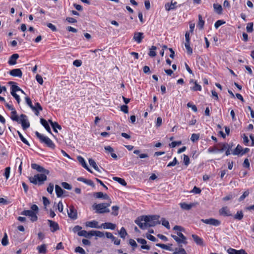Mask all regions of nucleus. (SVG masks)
Here are the masks:
<instances>
[{"instance_id": "16", "label": "nucleus", "mask_w": 254, "mask_h": 254, "mask_svg": "<svg viewBox=\"0 0 254 254\" xmlns=\"http://www.w3.org/2000/svg\"><path fill=\"white\" fill-rule=\"evenodd\" d=\"M10 75L12 76L21 77L22 75V72L19 68H15L10 71Z\"/></svg>"}, {"instance_id": "41", "label": "nucleus", "mask_w": 254, "mask_h": 254, "mask_svg": "<svg viewBox=\"0 0 254 254\" xmlns=\"http://www.w3.org/2000/svg\"><path fill=\"white\" fill-rule=\"evenodd\" d=\"M236 194H235V193H230V194H229L228 195H227V196L224 197L223 198H222V200L224 201H228V200H231L234 198H235L236 196Z\"/></svg>"}, {"instance_id": "1", "label": "nucleus", "mask_w": 254, "mask_h": 254, "mask_svg": "<svg viewBox=\"0 0 254 254\" xmlns=\"http://www.w3.org/2000/svg\"><path fill=\"white\" fill-rule=\"evenodd\" d=\"M159 216L158 215L141 216L138 217L135 223L141 229H146L148 227H154L160 224Z\"/></svg>"}, {"instance_id": "27", "label": "nucleus", "mask_w": 254, "mask_h": 254, "mask_svg": "<svg viewBox=\"0 0 254 254\" xmlns=\"http://www.w3.org/2000/svg\"><path fill=\"white\" fill-rule=\"evenodd\" d=\"M217 145L220 147L219 148H218V152H222L224 151V150L226 151V150L227 149V143H226V142H225V143L220 142V143H218Z\"/></svg>"}, {"instance_id": "55", "label": "nucleus", "mask_w": 254, "mask_h": 254, "mask_svg": "<svg viewBox=\"0 0 254 254\" xmlns=\"http://www.w3.org/2000/svg\"><path fill=\"white\" fill-rule=\"evenodd\" d=\"M10 172V167H6L5 169L4 173L3 174V175L4 176V177H5V179L6 180H7L9 177Z\"/></svg>"}, {"instance_id": "37", "label": "nucleus", "mask_w": 254, "mask_h": 254, "mask_svg": "<svg viewBox=\"0 0 254 254\" xmlns=\"http://www.w3.org/2000/svg\"><path fill=\"white\" fill-rule=\"evenodd\" d=\"M244 217V214L242 211H238L236 214L234 216V218L238 220H241Z\"/></svg>"}, {"instance_id": "31", "label": "nucleus", "mask_w": 254, "mask_h": 254, "mask_svg": "<svg viewBox=\"0 0 254 254\" xmlns=\"http://www.w3.org/2000/svg\"><path fill=\"white\" fill-rule=\"evenodd\" d=\"M213 7L215 11L218 14H221L222 13V7L220 4L218 3H214Z\"/></svg>"}, {"instance_id": "60", "label": "nucleus", "mask_w": 254, "mask_h": 254, "mask_svg": "<svg viewBox=\"0 0 254 254\" xmlns=\"http://www.w3.org/2000/svg\"><path fill=\"white\" fill-rule=\"evenodd\" d=\"M243 166L244 168L250 169V164L248 158H246L243 163Z\"/></svg>"}, {"instance_id": "58", "label": "nucleus", "mask_w": 254, "mask_h": 254, "mask_svg": "<svg viewBox=\"0 0 254 254\" xmlns=\"http://www.w3.org/2000/svg\"><path fill=\"white\" fill-rule=\"evenodd\" d=\"M25 100L27 105L31 108L32 110H36L35 109V107H33L32 102L28 97H25Z\"/></svg>"}, {"instance_id": "47", "label": "nucleus", "mask_w": 254, "mask_h": 254, "mask_svg": "<svg viewBox=\"0 0 254 254\" xmlns=\"http://www.w3.org/2000/svg\"><path fill=\"white\" fill-rule=\"evenodd\" d=\"M249 193L250 192L248 190L244 191L243 194L239 197L238 201L241 202L244 200V199L249 195Z\"/></svg>"}, {"instance_id": "11", "label": "nucleus", "mask_w": 254, "mask_h": 254, "mask_svg": "<svg viewBox=\"0 0 254 254\" xmlns=\"http://www.w3.org/2000/svg\"><path fill=\"white\" fill-rule=\"evenodd\" d=\"M144 38V34L142 32H135L133 37V40L137 43H140Z\"/></svg>"}, {"instance_id": "25", "label": "nucleus", "mask_w": 254, "mask_h": 254, "mask_svg": "<svg viewBox=\"0 0 254 254\" xmlns=\"http://www.w3.org/2000/svg\"><path fill=\"white\" fill-rule=\"evenodd\" d=\"M55 191H56V193L57 195V197H61L63 195L64 193V192H65L61 188V187H60L58 185H56Z\"/></svg>"}, {"instance_id": "8", "label": "nucleus", "mask_w": 254, "mask_h": 254, "mask_svg": "<svg viewBox=\"0 0 254 254\" xmlns=\"http://www.w3.org/2000/svg\"><path fill=\"white\" fill-rule=\"evenodd\" d=\"M21 214L29 216L30 220L32 222L36 221L37 220V216L36 213L32 210H24L21 212Z\"/></svg>"}, {"instance_id": "38", "label": "nucleus", "mask_w": 254, "mask_h": 254, "mask_svg": "<svg viewBox=\"0 0 254 254\" xmlns=\"http://www.w3.org/2000/svg\"><path fill=\"white\" fill-rule=\"evenodd\" d=\"M204 25V21L202 19V16L201 15H198V23L197 26L199 27L200 29H202L203 28Z\"/></svg>"}, {"instance_id": "26", "label": "nucleus", "mask_w": 254, "mask_h": 254, "mask_svg": "<svg viewBox=\"0 0 254 254\" xmlns=\"http://www.w3.org/2000/svg\"><path fill=\"white\" fill-rule=\"evenodd\" d=\"M242 151L243 147L240 145L238 144L232 153L234 155L241 156Z\"/></svg>"}, {"instance_id": "42", "label": "nucleus", "mask_w": 254, "mask_h": 254, "mask_svg": "<svg viewBox=\"0 0 254 254\" xmlns=\"http://www.w3.org/2000/svg\"><path fill=\"white\" fill-rule=\"evenodd\" d=\"M91 236H96L97 237L102 238L104 236V234L103 232L99 231H91Z\"/></svg>"}, {"instance_id": "45", "label": "nucleus", "mask_w": 254, "mask_h": 254, "mask_svg": "<svg viewBox=\"0 0 254 254\" xmlns=\"http://www.w3.org/2000/svg\"><path fill=\"white\" fill-rule=\"evenodd\" d=\"M120 237L122 238L125 239L127 235V232L124 227H122L119 232Z\"/></svg>"}, {"instance_id": "64", "label": "nucleus", "mask_w": 254, "mask_h": 254, "mask_svg": "<svg viewBox=\"0 0 254 254\" xmlns=\"http://www.w3.org/2000/svg\"><path fill=\"white\" fill-rule=\"evenodd\" d=\"M36 79L40 84H43V80L42 77L41 75L37 74L36 76Z\"/></svg>"}, {"instance_id": "20", "label": "nucleus", "mask_w": 254, "mask_h": 254, "mask_svg": "<svg viewBox=\"0 0 254 254\" xmlns=\"http://www.w3.org/2000/svg\"><path fill=\"white\" fill-rule=\"evenodd\" d=\"M77 160L78 162L81 164V165L87 170H88L89 172L92 173V172L91 170L88 168L87 165L86 163V162L84 160V159L80 156H77Z\"/></svg>"}, {"instance_id": "24", "label": "nucleus", "mask_w": 254, "mask_h": 254, "mask_svg": "<svg viewBox=\"0 0 254 254\" xmlns=\"http://www.w3.org/2000/svg\"><path fill=\"white\" fill-rule=\"evenodd\" d=\"M177 2H172L171 3H167L165 5V9L167 11L174 9L177 7Z\"/></svg>"}, {"instance_id": "33", "label": "nucleus", "mask_w": 254, "mask_h": 254, "mask_svg": "<svg viewBox=\"0 0 254 254\" xmlns=\"http://www.w3.org/2000/svg\"><path fill=\"white\" fill-rule=\"evenodd\" d=\"M191 83L194 84V85L191 87V89L193 91H201V86L197 83L196 81H193L191 79Z\"/></svg>"}, {"instance_id": "4", "label": "nucleus", "mask_w": 254, "mask_h": 254, "mask_svg": "<svg viewBox=\"0 0 254 254\" xmlns=\"http://www.w3.org/2000/svg\"><path fill=\"white\" fill-rule=\"evenodd\" d=\"M46 175L47 174L44 173L38 174L33 177H29V180L31 183L34 185H41L43 184L44 182L47 179Z\"/></svg>"}, {"instance_id": "59", "label": "nucleus", "mask_w": 254, "mask_h": 254, "mask_svg": "<svg viewBox=\"0 0 254 254\" xmlns=\"http://www.w3.org/2000/svg\"><path fill=\"white\" fill-rule=\"evenodd\" d=\"M161 221L162 225L165 226L168 229H169L170 228L169 222H168V220L163 218Z\"/></svg>"}, {"instance_id": "62", "label": "nucleus", "mask_w": 254, "mask_h": 254, "mask_svg": "<svg viewBox=\"0 0 254 254\" xmlns=\"http://www.w3.org/2000/svg\"><path fill=\"white\" fill-rule=\"evenodd\" d=\"M201 191V189L196 186H194L192 190H191V192L195 194H199Z\"/></svg>"}, {"instance_id": "30", "label": "nucleus", "mask_w": 254, "mask_h": 254, "mask_svg": "<svg viewBox=\"0 0 254 254\" xmlns=\"http://www.w3.org/2000/svg\"><path fill=\"white\" fill-rule=\"evenodd\" d=\"M37 249L40 254H45L47 252V247L45 244L38 246Z\"/></svg>"}, {"instance_id": "10", "label": "nucleus", "mask_w": 254, "mask_h": 254, "mask_svg": "<svg viewBox=\"0 0 254 254\" xmlns=\"http://www.w3.org/2000/svg\"><path fill=\"white\" fill-rule=\"evenodd\" d=\"M219 213L223 216H232V214L228 207L224 206L219 210Z\"/></svg>"}, {"instance_id": "19", "label": "nucleus", "mask_w": 254, "mask_h": 254, "mask_svg": "<svg viewBox=\"0 0 254 254\" xmlns=\"http://www.w3.org/2000/svg\"><path fill=\"white\" fill-rule=\"evenodd\" d=\"M191 237L193 238L194 242L199 246H203V239L196 235H191Z\"/></svg>"}, {"instance_id": "6", "label": "nucleus", "mask_w": 254, "mask_h": 254, "mask_svg": "<svg viewBox=\"0 0 254 254\" xmlns=\"http://www.w3.org/2000/svg\"><path fill=\"white\" fill-rule=\"evenodd\" d=\"M18 123L21 124L23 129H26L30 127V123L28 121L27 117L24 114L20 116Z\"/></svg>"}, {"instance_id": "57", "label": "nucleus", "mask_w": 254, "mask_h": 254, "mask_svg": "<svg viewBox=\"0 0 254 254\" xmlns=\"http://www.w3.org/2000/svg\"><path fill=\"white\" fill-rule=\"evenodd\" d=\"M199 133H192L191 134V141L194 142L197 141L199 138Z\"/></svg>"}, {"instance_id": "40", "label": "nucleus", "mask_w": 254, "mask_h": 254, "mask_svg": "<svg viewBox=\"0 0 254 254\" xmlns=\"http://www.w3.org/2000/svg\"><path fill=\"white\" fill-rule=\"evenodd\" d=\"M113 179L117 182H118L119 183L121 184L122 185L124 186H126L127 185V183L125 181L124 179H122L121 178H118L117 177H114L113 178Z\"/></svg>"}, {"instance_id": "12", "label": "nucleus", "mask_w": 254, "mask_h": 254, "mask_svg": "<svg viewBox=\"0 0 254 254\" xmlns=\"http://www.w3.org/2000/svg\"><path fill=\"white\" fill-rule=\"evenodd\" d=\"M67 214L68 217L72 219H76L77 217L76 210L72 206L69 207V210H67Z\"/></svg>"}, {"instance_id": "61", "label": "nucleus", "mask_w": 254, "mask_h": 254, "mask_svg": "<svg viewBox=\"0 0 254 254\" xmlns=\"http://www.w3.org/2000/svg\"><path fill=\"white\" fill-rule=\"evenodd\" d=\"M75 252L76 253H79L81 254H86V253H85L84 250L80 247H76L75 249Z\"/></svg>"}, {"instance_id": "52", "label": "nucleus", "mask_w": 254, "mask_h": 254, "mask_svg": "<svg viewBox=\"0 0 254 254\" xmlns=\"http://www.w3.org/2000/svg\"><path fill=\"white\" fill-rule=\"evenodd\" d=\"M253 22H249L247 24L246 29L248 33H251L253 31Z\"/></svg>"}, {"instance_id": "18", "label": "nucleus", "mask_w": 254, "mask_h": 254, "mask_svg": "<svg viewBox=\"0 0 254 254\" xmlns=\"http://www.w3.org/2000/svg\"><path fill=\"white\" fill-rule=\"evenodd\" d=\"M93 196L97 198H103L104 199H110L107 194H104L102 192H96L93 193Z\"/></svg>"}, {"instance_id": "7", "label": "nucleus", "mask_w": 254, "mask_h": 254, "mask_svg": "<svg viewBox=\"0 0 254 254\" xmlns=\"http://www.w3.org/2000/svg\"><path fill=\"white\" fill-rule=\"evenodd\" d=\"M201 221L205 224L211 225L214 226H218L221 224L220 221L212 218L206 219H202Z\"/></svg>"}, {"instance_id": "21", "label": "nucleus", "mask_w": 254, "mask_h": 254, "mask_svg": "<svg viewBox=\"0 0 254 254\" xmlns=\"http://www.w3.org/2000/svg\"><path fill=\"white\" fill-rule=\"evenodd\" d=\"M138 243H140L142 244V246H141V248L142 249H145V250H149L150 247L148 245H146V241L145 239H141V238H138L136 239Z\"/></svg>"}, {"instance_id": "63", "label": "nucleus", "mask_w": 254, "mask_h": 254, "mask_svg": "<svg viewBox=\"0 0 254 254\" xmlns=\"http://www.w3.org/2000/svg\"><path fill=\"white\" fill-rule=\"evenodd\" d=\"M62 186L66 190H70L71 189V186L67 183L63 182L62 183Z\"/></svg>"}, {"instance_id": "22", "label": "nucleus", "mask_w": 254, "mask_h": 254, "mask_svg": "<svg viewBox=\"0 0 254 254\" xmlns=\"http://www.w3.org/2000/svg\"><path fill=\"white\" fill-rule=\"evenodd\" d=\"M185 38L186 42L185 43V45L188 52L189 53L190 52V33L189 32H186L185 35Z\"/></svg>"}, {"instance_id": "35", "label": "nucleus", "mask_w": 254, "mask_h": 254, "mask_svg": "<svg viewBox=\"0 0 254 254\" xmlns=\"http://www.w3.org/2000/svg\"><path fill=\"white\" fill-rule=\"evenodd\" d=\"M88 162H89L90 165L92 167H93V168L95 170H96L97 171H98L99 172H100V171L98 167L97 166L96 162H95V161L93 159H92L91 158H89L88 160Z\"/></svg>"}, {"instance_id": "49", "label": "nucleus", "mask_w": 254, "mask_h": 254, "mask_svg": "<svg viewBox=\"0 0 254 254\" xmlns=\"http://www.w3.org/2000/svg\"><path fill=\"white\" fill-rule=\"evenodd\" d=\"M156 49V47L155 46H152L151 47V48L150 49L149 53L148 54L149 56H150L151 57H154L156 55V52H155Z\"/></svg>"}, {"instance_id": "56", "label": "nucleus", "mask_w": 254, "mask_h": 254, "mask_svg": "<svg viewBox=\"0 0 254 254\" xmlns=\"http://www.w3.org/2000/svg\"><path fill=\"white\" fill-rule=\"evenodd\" d=\"M225 23V21L223 20H217L214 24L216 29H218L221 25Z\"/></svg>"}, {"instance_id": "44", "label": "nucleus", "mask_w": 254, "mask_h": 254, "mask_svg": "<svg viewBox=\"0 0 254 254\" xmlns=\"http://www.w3.org/2000/svg\"><path fill=\"white\" fill-rule=\"evenodd\" d=\"M180 205L183 210H189L190 209V204H187L185 202H182L180 203Z\"/></svg>"}, {"instance_id": "3", "label": "nucleus", "mask_w": 254, "mask_h": 254, "mask_svg": "<svg viewBox=\"0 0 254 254\" xmlns=\"http://www.w3.org/2000/svg\"><path fill=\"white\" fill-rule=\"evenodd\" d=\"M111 199H109L106 203L93 204V207L98 213H108L110 212V210L108 207L111 205Z\"/></svg>"}, {"instance_id": "36", "label": "nucleus", "mask_w": 254, "mask_h": 254, "mask_svg": "<svg viewBox=\"0 0 254 254\" xmlns=\"http://www.w3.org/2000/svg\"><path fill=\"white\" fill-rule=\"evenodd\" d=\"M77 180L79 181H80V182H84V183H85L89 186H94L93 182L90 180H87V179H84L82 177H80L77 179Z\"/></svg>"}, {"instance_id": "43", "label": "nucleus", "mask_w": 254, "mask_h": 254, "mask_svg": "<svg viewBox=\"0 0 254 254\" xmlns=\"http://www.w3.org/2000/svg\"><path fill=\"white\" fill-rule=\"evenodd\" d=\"M9 83L10 84H12L11 87V91L16 92L17 91H20V90H21V89L18 86L14 84L15 83L14 82H10Z\"/></svg>"}, {"instance_id": "51", "label": "nucleus", "mask_w": 254, "mask_h": 254, "mask_svg": "<svg viewBox=\"0 0 254 254\" xmlns=\"http://www.w3.org/2000/svg\"><path fill=\"white\" fill-rule=\"evenodd\" d=\"M173 254H187V253L184 249L177 248L175 250Z\"/></svg>"}, {"instance_id": "13", "label": "nucleus", "mask_w": 254, "mask_h": 254, "mask_svg": "<svg viewBox=\"0 0 254 254\" xmlns=\"http://www.w3.org/2000/svg\"><path fill=\"white\" fill-rule=\"evenodd\" d=\"M48 222L50 227V230L52 232H54L59 229L58 224L52 220H48Z\"/></svg>"}, {"instance_id": "15", "label": "nucleus", "mask_w": 254, "mask_h": 254, "mask_svg": "<svg viewBox=\"0 0 254 254\" xmlns=\"http://www.w3.org/2000/svg\"><path fill=\"white\" fill-rule=\"evenodd\" d=\"M227 252L229 254H248L245 250L243 249L237 250L231 248H229Z\"/></svg>"}, {"instance_id": "32", "label": "nucleus", "mask_w": 254, "mask_h": 254, "mask_svg": "<svg viewBox=\"0 0 254 254\" xmlns=\"http://www.w3.org/2000/svg\"><path fill=\"white\" fill-rule=\"evenodd\" d=\"M10 118L12 121L17 122L19 121L20 117L17 116L16 111L15 110H14L11 111Z\"/></svg>"}, {"instance_id": "54", "label": "nucleus", "mask_w": 254, "mask_h": 254, "mask_svg": "<svg viewBox=\"0 0 254 254\" xmlns=\"http://www.w3.org/2000/svg\"><path fill=\"white\" fill-rule=\"evenodd\" d=\"M18 163H19V166L18 167V171H19L20 175H21V172H22V166H22V162L21 159L18 157L16 158V164H17Z\"/></svg>"}, {"instance_id": "5", "label": "nucleus", "mask_w": 254, "mask_h": 254, "mask_svg": "<svg viewBox=\"0 0 254 254\" xmlns=\"http://www.w3.org/2000/svg\"><path fill=\"white\" fill-rule=\"evenodd\" d=\"M35 134L41 142L46 144L47 146L51 148H55V145L50 138L41 134L38 131L35 132Z\"/></svg>"}, {"instance_id": "48", "label": "nucleus", "mask_w": 254, "mask_h": 254, "mask_svg": "<svg viewBox=\"0 0 254 254\" xmlns=\"http://www.w3.org/2000/svg\"><path fill=\"white\" fill-rule=\"evenodd\" d=\"M51 126L54 129V130L57 132V128L59 129H61V127L57 123V122H51Z\"/></svg>"}, {"instance_id": "39", "label": "nucleus", "mask_w": 254, "mask_h": 254, "mask_svg": "<svg viewBox=\"0 0 254 254\" xmlns=\"http://www.w3.org/2000/svg\"><path fill=\"white\" fill-rule=\"evenodd\" d=\"M196 63L198 65H201V66H205V62L203 59V58L200 56H197L196 57Z\"/></svg>"}, {"instance_id": "53", "label": "nucleus", "mask_w": 254, "mask_h": 254, "mask_svg": "<svg viewBox=\"0 0 254 254\" xmlns=\"http://www.w3.org/2000/svg\"><path fill=\"white\" fill-rule=\"evenodd\" d=\"M129 244L132 247L133 250H134L137 247V244L133 239H130L129 240Z\"/></svg>"}, {"instance_id": "17", "label": "nucleus", "mask_w": 254, "mask_h": 254, "mask_svg": "<svg viewBox=\"0 0 254 254\" xmlns=\"http://www.w3.org/2000/svg\"><path fill=\"white\" fill-rule=\"evenodd\" d=\"M19 55L17 54L12 55L8 61V63L10 65H14L16 64V60L18 59Z\"/></svg>"}, {"instance_id": "9", "label": "nucleus", "mask_w": 254, "mask_h": 254, "mask_svg": "<svg viewBox=\"0 0 254 254\" xmlns=\"http://www.w3.org/2000/svg\"><path fill=\"white\" fill-rule=\"evenodd\" d=\"M31 168L33 169L36 170L39 172L43 173L45 174H49L50 173L49 170L45 169L43 167L35 163H33L31 164Z\"/></svg>"}, {"instance_id": "46", "label": "nucleus", "mask_w": 254, "mask_h": 254, "mask_svg": "<svg viewBox=\"0 0 254 254\" xmlns=\"http://www.w3.org/2000/svg\"><path fill=\"white\" fill-rule=\"evenodd\" d=\"M234 144L233 142L230 143L229 144L227 143V149L225 151V155L228 156L231 154L230 151L232 148L233 147Z\"/></svg>"}, {"instance_id": "23", "label": "nucleus", "mask_w": 254, "mask_h": 254, "mask_svg": "<svg viewBox=\"0 0 254 254\" xmlns=\"http://www.w3.org/2000/svg\"><path fill=\"white\" fill-rule=\"evenodd\" d=\"M101 226L104 229L114 230L116 228V225L110 222L103 223Z\"/></svg>"}, {"instance_id": "34", "label": "nucleus", "mask_w": 254, "mask_h": 254, "mask_svg": "<svg viewBox=\"0 0 254 254\" xmlns=\"http://www.w3.org/2000/svg\"><path fill=\"white\" fill-rule=\"evenodd\" d=\"M33 107H35V109L36 110H32L35 112V114L36 116H38L39 114V111L42 110V107H41L40 104L38 102L35 104V106H33Z\"/></svg>"}, {"instance_id": "28", "label": "nucleus", "mask_w": 254, "mask_h": 254, "mask_svg": "<svg viewBox=\"0 0 254 254\" xmlns=\"http://www.w3.org/2000/svg\"><path fill=\"white\" fill-rule=\"evenodd\" d=\"M40 123L44 126L47 131L51 133V128L47 121L42 118L40 119Z\"/></svg>"}, {"instance_id": "29", "label": "nucleus", "mask_w": 254, "mask_h": 254, "mask_svg": "<svg viewBox=\"0 0 254 254\" xmlns=\"http://www.w3.org/2000/svg\"><path fill=\"white\" fill-rule=\"evenodd\" d=\"M91 231L87 232L85 230H81V232L78 233V235L79 236H83L85 238H89L91 237Z\"/></svg>"}, {"instance_id": "50", "label": "nucleus", "mask_w": 254, "mask_h": 254, "mask_svg": "<svg viewBox=\"0 0 254 254\" xmlns=\"http://www.w3.org/2000/svg\"><path fill=\"white\" fill-rule=\"evenodd\" d=\"M1 244L3 246H6L8 244V238L6 233H4V235L1 240Z\"/></svg>"}, {"instance_id": "14", "label": "nucleus", "mask_w": 254, "mask_h": 254, "mask_svg": "<svg viewBox=\"0 0 254 254\" xmlns=\"http://www.w3.org/2000/svg\"><path fill=\"white\" fill-rule=\"evenodd\" d=\"M86 227L100 229L102 226H99L98 222L95 220L87 221L85 223Z\"/></svg>"}, {"instance_id": "2", "label": "nucleus", "mask_w": 254, "mask_h": 254, "mask_svg": "<svg viewBox=\"0 0 254 254\" xmlns=\"http://www.w3.org/2000/svg\"><path fill=\"white\" fill-rule=\"evenodd\" d=\"M173 229L179 231L177 232V235L172 234L171 237L177 242L178 245L182 246V244H186L187 243L186 237L181 232L182 230V228L176 225L173 228Z\"/></svg>"}]
</instances>
